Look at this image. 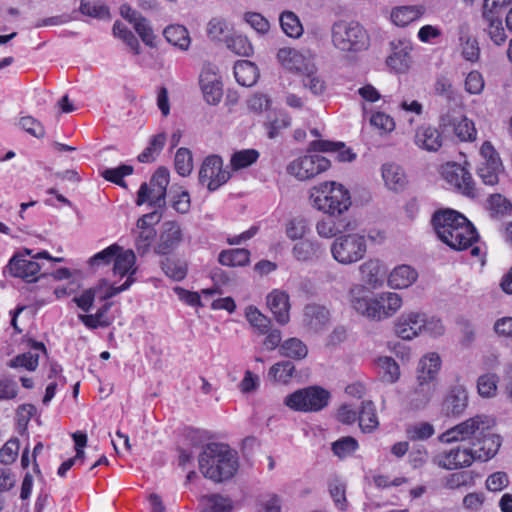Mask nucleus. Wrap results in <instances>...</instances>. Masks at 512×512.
<instances>
[{
	"instance_id": "2f4dec72",
	"label": "nucleus",
	"mask_w": 512,
	"mask_h": 512,
	"mask_svg": "<svg viewBox=\"0 0 512 512\" xmlns=\"http://www.w3.org/2000/svg\"><path fill=\"white\" fill-rule=\"evenodd\" d=\"M383 382L393 384L400 378V368L397 362L389 356H380L375 361Z\"/></svg>"
},
{
	"instance_id": "393cba45",
	"label": "nucleus",
	"mask_w": 512,
	"mask_h": 512,
	"mask_svg": "<svg viewBox=\"0 0 512 512\" xmlns=\"http://www.w3.org/2000/svg\"><path fill=\"white\" fill-rule=\"evenodd\" d=\"M277 58L282 66L290 71L303 73L312 66L303 54L298 50L289 47L279 49Z\"/></svg>"
},
{
	"instance_id": "c85d7f7f",
	"label": "nucleus",
	"mask_w": 512,
	"mask_h": 512,
	"mask_svg": "<svg viewBox=\"0 0 512 512\" xmlns=\"http://www.w3.org/2000/svg\"><path fill=\"white\" fill-rule=\"evenodd\" d=\"M136 261L135 254L132 250H123L117 252L115 254V258L113 259V272L114 275H119L121 277L129 274L128 279L133 282L131 276L135 273L136 269L134 268Z\"/></svg>"
},
{
	"instance_id": "338daca9",
	"label": "nucleus",
	"mask_w": 512,
	"mask_h": 512,
	"mask_svg": "<svg viewBox=\"0 0 512 512\" xmlns=\"http://www.w3.org/2000/svg\"><path fill=\"white\" fill-rule=\"evenodd\" d=\"M329 493L333 498L335 505L340 510H345L347 507L346 500V486L340 480H333L329 484Z\"/></svg>"
},
{
	"instance_id": "cd10ccee",
	"label": "nucleus",
	"mask_w": 512,
	"mask_h": 512,
	"mask_svg": "<svg viewBox=\"0 0 512 512\" xmlns=\"http://www.w3.org/2000/svg\"><path fill=\"white\" fill-rule=\"evenodd\" d=\"M418 278V273L409 265H400L392 270L388 277V285L393 289L411 286Z\"/></svg>"
},
{
	"instance_id": "9d476101",
	"label": "nucleus",
	"mask_w": 512,
	"mask_h": 512,
	"mask_svg": "<svg viewBox=\"0 0 512 512\" xmlns=\"http://www.w3.org/2000/svg\"><path fill=\"white\" fill-rule=\"evenodd\" d=\"M169 171L159 167L152 175L149 183H142L136 198V205L147 203L154 208H163L166 205V192L169 184Z\"/></svg>"
},
{
	"instance_id": "c03bdc74",
	"label": "nucleus",
	"mask_w": 512,
	"mask_h": 512,
	"mask_svg": "<svg viewBox=\"0 0 512 512\" xmlns=\"http://www.w3.org/2000/svg\"><path fill=\"white\" fill-rule=\"evenodd\" d=\"M163 272L175 281H181L187 274V265L184 261L174 258H165L162 263Z\"/></svg>"
},
{
	"instance_id": "5fc2aeb1",
	"label": "nucleus",
	"mask_w": 512,
	"mask_h": 512,
	"mask_svg": "<svg viewBox=\"0 0 512 512\" xmlns=\"http://www.w3.org/2000/svg\"><path fill=\"white\" fill-rule=\"evenodd\" d=\"M286 235L294 241L304 240L303 238L310 231L307 221L302 218H294L286 224Z\"/></svg>"
},
{
	"instance_id": "ddd939ff",
	"label": "nucleus",
	"mask_w": 512,
	"mask_h": 512,
	"mask_svg": "<svg viewBox=\"0 0 512 512\" xmlns=\"http://www.w3.org/2000/svg\"><path fill=\"white\" fill-rule=\"evenodd\" d=\"M482 162L477 168V174L486 185L494 186L499 181L502 169L501 159L490 142H484L480 149Z\"/></svg>"
},
{
	"instance_id": "20e7f679",
	"label": "nucleus",
	"mask_w": 512,
	"mask_h": 512,
	"mask_svg": "<svg viewBox=\"0 0 512 512\" xmlns=\"http://www.w3.org/2000/svg\"><path fill=\"white\" fill-rule=\"evenodd\" d=\"M351 305L362 316L381 321L392 317L401 308L403 302L399 294L382 292L371 297L363 286H355L350 291Z\"/></svg>"
},
{
	"instance_id": "680f3d73",
	"label": "nucleus",
	"mask_w": 512,
	"mask_h": 512,
	"mask_svg": "<svg viewBox=\"0 0 512 512\" xmlns=\"http://www.w3.org/2000/svg\"><path fill=\"white\" fill-rule=\"evenodd\" d=\"M39 355L34 354L32 352H26L20 355H17L13 359H11L8 363V366L11 368H25L29 371L36 370L38 366Z\"/></svg>"
},
{
	"instance_id": "69168bd1",
	"label": "nucleus",
	"mask_w": 512,
	"mask_h": 512,
	"mask_svg": "<svg viewBox=\"0 0 512 512\" xmlns=\"http://www.w3.org/2000/svg\"><path fill=\"white\" fill-rule=\"evenodd\" d=\"M473 474L470 471L452 473L446 479L445 486L449 489H459L473 484Z\"/></svg>"
},
{
	"instance_id": "4be33fe9",
	"label": "nucleus",
	"mask_w": 512,
	"mask_h": 512,
	"mask_svg": "<svg viewBox=\"0 0 512 512\" xmlns=\"http://www.w3.org/2000/svg\"><path fill=\"white\" fill-rule=\"evenodd\" d=\"M414 142L422 150L436 152L443 145V137L436 127L421 125L416 129Z\"/></svg>"
},
{
	"instance_id": "052dcab7",
	"label": "nucleus",
	"mask_w": 512,
	"mask_h": 512,
	"mask_svg": "<svg viewBox=\"0 0 512 512\" xmlns=\"http://www.w3.org/2000/svg\"><path fill=\"white\" fill-rule=\"evenodd\" d=\"M131 285V281L127 279L121 286L115 287L109 285L107 280L101 279L96 286L93 288H100L99 293L97 294L96 298H98L101 301L108 300L118 293L128 289Z\"/></svg>"
},
{
	"instance_id": "37998d69",
	"label": "nucleus",
	"mask_w": 512,
	"mask_h": 512,
	"mask_svg": "<svg viewBox=\"0 0 512 512\" xmlns=\"http://www.w3.org/2000/svg\"><path fill=\"white\" fill-rule=\"evenodd\" d=\"M487 22L486 32L490 40L496 45L501 46L507 40V34L503 27L502 20L499 17H483Z\"/></svg>"
},
{
	"instance_id": "58836bf2",
	"label": "nucleus",
	"mask_w": 512,
	"mask_h": 512,
	"mask_svg": "<svg viewBox=\"0 0 512 512\" xmlns=\"http://www.w3.org/2000/svg\"><path fill=\"white\" fill-rule=\"evenodd\" d=\"M245 316L249 324L259 335H265L269 332L271 320L262 314L256 307H247Z\"/></svg>"
},
{
	"instance_id": "a18cd8bd",
	"label": "nucleus",
	"mask_w": 512,
	"mask_h": 512,
	"mask_svg": "<svg viewBox=\"0 0 512 512\" xmlns=\"http://www.w3.org/2000/svg\"><path fill=\"white\" fill-rule=\"evenodd\" d=\"M499 377L494 373H486L479 376L477 390L481 397L492 398L497 393Z\"/></svg>"
},
{
	"instance_id": "4d7b16f0",
	"label": "nucleus",
	"mask_w": 512,
	"mask_h": 512,
	"mask_svg": "<svg viewBox=\"0 0 512 512\" xmlns=\"http://www.w3.org/2000/svg\"><path fill=\"white\" fill-rule=\"evenodd\" d=\"M227 47L237 55L248 57L253 53V47L246 36L234 35L227 39Z\"/></svg>"
},
{
	"instance_id": "6e6d98bb",
	"label": "nucleus",
	"mask_w": 512,
	"mask_h": 512,
	"mask_svg": "<svg viewBox=\"0 0 512 512\" xmlns=\"http://www.w3.org/2000/svg\"><path fill=\"white\" fill-rule=\"evenodd\" d=\"M119 251H121V247L117 244H113L91 257L88 263L92 268L109 265L113 262L115 254Z\"/></svg>"
},
{
	"instance_id": "7c9ffc66",
	"label": "nucleus",
	"mask_w": 512,
	"mask_h": 512,
	"mask_svg": "<svg viewBox=\"0 0 512 512\" xmlns=\"http://www.w3.org/2000/svg\"><path fill=\"white\" fill-rule=\"evenodd\" d=\"M234 76L240 85L250 87L257 81L258 68L248 60H241L234 65Z\"/></svg>"
},
{
	"instance_id": "aec40b11",
	"label": "nucleus",
	"mask_w": 512,
	"mask_h": 512,
	"mask_svg": "<svg viewBox=\"0 0 512 512\" xmlns=\"http://www.w3.org/2000/svg\"><path fill=\"white\" fill-rule=\"evenodd\" d=\"M12 276L21 278L27 282L37 280V274L40 272V265L34 259H26L23 254L14 255L8 264Z\"/></svg>"
},
{
	"instance_id": "8fccbe9b",
	"label": "nucleus",
	"mask_w": 512,
	"mask_h": 512,
	"mask_svg": "<svg viewBox=\"0 0 512 512\" xmlns=\"http://www.w3.org/2000/svg\"><path fill=\"white\" fill-rule=\"evenodd\" d=\"M350 229H353L350 222L340 228L338 225H336L334 220L329 218L322 219L316 224V231L318 235L323 238H332L335 237L338 233H342Z\"/></svg>"
},
{
	"instance_id": "13d9d810",
	"label": "nucleus",
	"mask_w": 512,
	"mask_h": 512,
	"mask_svg": "<svg viewBox=\"0 0 512 512\" xmlns=\"http://www.w3.org/2000/svg\"><path fill=\"white\" fill-rule=\"evenodd\" d=\"M291 124V118L286 113L280 112L275 116L274 119L269 120L265 123L267 135L270 139H273L279 135V133L288 128Z\"/></svg>"
},
{
	"instance_id": "4c0bfd02",
	"label": "nucleus",
	"mask_w": 512,
	"mask_h": 512,
	"mask_svg": "<svg viewBox=\"0 0 512 512\" xmlns=\"http://www.w3.org/2000/svg\"><path fill=\"white\" fill-rule=\"evenodd\" d=\"M295 371V365L284 360L272 365L268 372V378L274 382L286 384L290 381Z\"/></svg>"
},
{
	"instance_id": "f257e3e1",
	"label": "nucleus",
	"mask_w": 512,
	"mask_h": 512,
	"mask_svg": "<svg viewBox=\"0 0 512 512\" xmlns=\"http://www.w3.org/2000/svg\"><path fill=\"white\" fill-rule=\"evenodd\" d=\"M432 224L438 238L454 250H465L479 239L473 224L461 213L452 209L436 211Z\"/></svg>"
},
{
	"instance_id": "5701e85b",
	"label": "nucleus",
	"mask_w": 512,
	"mask_h": 512,
	"mask_svg": "<svg viewBox=\"0 0 512 512\" xmlns=\"http://www.w3.org/2000/svg\"><path fill=\"white\" fill-rule=\"evenodd\" d=\"M293 258L301 263H312L323 255L322 245L315 239H304L295 242L291 250Z\"/></svg>"
},
{
	"instance_id": "a878e982",
	"label": "nucleus",
	"mask_w": 512,
	"mask_h": 512,
	"mask_svg": "<svg viewBox=\"0 0 512 512\" xmlns=\"http://www.w3.org/2000/svg\"><path fill=\"white\" fill-rule=\"evenodd\" d=\"M468 403L466 389L461 386H454L450 389L444 402L443 409L447 415L458 416L464 412Z\"/></svg>"
},
{
	"instance_id": "f3484780",
	"label": "nucleus",
	"mask_w": 512,
	"mask_h": 512,
	"mask_svg": "<svg viewBox=\"0 0 512 512\" xmlns=\"http://www.w3.org/2000/svg\"><path fill=\"white\" fill-rule=\"evenodd\" d=\"M437 390V385L427 381L416 380L415 386L406 395V405L410 410L424 409Z\"/></svg>"
},
{
	"instance_id": "f8f14e48",
	"label": "nucleus",
	"mask_w": 512,
	"mask_h": 512,
	"mask_svg": "<svg viewBox=\"0 0 512 512\" xmlns=\"http://www.w3.org/2000/svg\"><path fill=\"white\" fill-rule=\"evenodd\" d=\"M231 177L228 170L223 169V160L218 155L206 157L199 171V181L206 185L209 191H215Z\"/></svg>"
},
{
	"instance_id": "774afa93",
	"label": "nucleus",
	"mask_w": 512,
	"mask_h": 512,
	"mask_svg": "<svg viewBox=\"0 0 512 512\" xmlns=\"http://www.w3.org/2000/svg\"><path fill=\"white\" fill-rule=\"evenodd\" d=\"M20 443L17 438L8 440L0 449V462L3 464H11L18 456Z\"/></svg>"
},
{
	"instance_id": "bb28decb",
	"label": "nucleus",
	"mask_w": 512,
	"mask_h": 512,
	"mask_svg": "<svg viewBox=\"0 0 512 512\" xmlns=\"http://www.w3.org/2000/svg\"><path fill=\"white\" fill-rule=\"evenodd\" d=\"M311 148L318 152L336 153V159L341 162H350L355 158V154L343 142L316 140L311 143Z\"/></svg>"
},
{
	"instance_id": "9b49d317",
	"label": "nucleus",
	"mask_w": 512,
	"mask_h": 512,
	"mask_svg": "<svg viewBox=\"0 0 512 512\" xmlns=\"http://www.w3.org/2000/svg\"><path fill=\"white\" fill-rule=\"evenodd\" d=\"M329 167V159L318 154H312L294 159L287 166V172L298 180L305 181L325 172Z\"/></svg>"
},
{
	"instance_id": "a19ab883",
	"label": "nucleus",
	"mask_w": 512,
	"mask_h": 512,
	"mask_svg": "<svg viewBox=\"0 0 512 512\" xmlns=\"http://www.w3.org/2000/svg\"><path fill=\"white\" fill-rule=\"evenodd\" d=\"M449 125L453 126V130L455 135L461 141H473L476 139V129L474 127V123L467 119L466 117L462 118H453L449 120Z\"/></svg>"
},
{
	"instance_id": "f704fd0d",
	"label": "nucleus",
	"mask_w": 512,
	"mask_h": 512,
	"mask_svg": "<svg viewBox=\"0 0 512 512\" xmlns=\"http://www.w3.org/2000/svg\"><path fill=\"white\" fill-rule=\"evenodd\" d=\"M279 354L286 358L302 360L308 355V347L301 339L292 337L280 345Z\"/></svg>"
},
{
	"instance_id": "72a5a7b5",
	"label": "nucleus",
	"mask_w": 512,
	"mask_h": 512,
	"mask_svg": "<svg viewBox=\"0 0 512 512\" xmlns=\"http://www.w3.org/2000/svg\"><path fill=\"white\" fill-rule=\"evenodd\" d=\"M424 13L422 6H401L391 12V19L397 26H407L420 18Z\"/></svg>"
},
{
	"instance_id": "6ab92c4d",
	"label": "nucleus",
	"mask_w": 512,
	"mask_h": 512,
	"mask_svg": "<svg viewBox=\"0 0 512 512\" xmlns=\"http://www.w3.org/2000/svg\"><path fill=\"white\" fill-rule=\"evenodd\" d=\"M182 230L175 221H166L162 225V231L155 251L158 254H168L182 242Z\"/></svg>"
},
{
	"instance_id": "0e129e2a",
	"label": "nucleus",
	"mask_w": 512,
	"mask_h": 512,
	"mask_svg": "<svg viewBox=\"0 0 512 512\" xmlns=\"http://www.w3.org/2000/svg\"><path fill=\"white\" fill-rule=\"evenodd\" d=\"M488 207L492 216L499 217L508 214L511 211V203L500 194H493L488 199Z\"/></svg>"
},
{
	"instance_id": "dca6fc26",
	"label": "nucleus",
	"mask_w": 512,
	"mask_h": 512,
	"mask_svg": "<svg viewBox=\"0 0 512 512\" xmlns=\"http://www.w3.org/2000/svg\"><path fill=\"white\" fill-rule=\"evenodd\" d=\"M391 53L386 59L387 66L396 73L407 72L412 64V43L403 38L390 42Z\"/></svg>"
},
{
	"instance_id": "0eeeda50",
	"label": "nucleus",
	"mask_w": 512,
	"mask_h": 512,
	"mask_svg": "<svg viewBox=\"0 0 512 512\" xmlns=\"http://www.w3.org/2000/svg\"><path fill=\"white\" fill-rule=\"evenodd\" d=\"M331 36L333 45L345 52L365 50L369 46L366 30L355 21L339 20L332 25Z\"/></svg>"
},
{
	"instance_id": "e2e57ef3",
	"label": "nucleus",
	"mask_w": 512,
	"mask_h": 512,
	"mask_svg": "<svg viewBox=\"0 0 512 512\" xmlns=\"http://www.w3.org/2000/svg\"><path fill=\"white\" fill-rule=\"evenodd\" d=\"M82 14L104 19L109 17V9L99 1L82 0L80 5Z\"/></svg>"
},
{
	"instance_id": "a211bd4d",
	"label": "nucleus",
	"mask_w": 512,
	"mask_h": 512,
	"mask_svg": "<svg viewBox=\"0 0 512 512\" xmlns=\"http://www.w3.org/2000/svg\"><path fill=\"white\" fill-rule=\"evenodd\" d=\"M425 327V315L412 312L404 314L398 319L395 324V333L403 340H411L418 336Z\"/></svg>"
},
{
	"instance_id": "b1692460",
	"label": "nucleus",
	"mask_w": 512,
	"mask_h": 512,
	"mask_svg": "<svg viewBox=\"0 0 512 512\" xmlns=\"http://www.w3.org/2000/svg\"><path fill=\"white\" fill-rule=\"evenodd\" d=\"M267 305L274 314L276 321L285 325L290 320L289 315V296L287 293L274 290L267 296Z\"/></svg>"
},
{
	"instance_id": "423d86ee",
	"label": "nucleus",
	"mask_w": 512,
	"mask_h": 512,
	"mask_svg": "<svg viewBox=\"0 0 512 512\" xmlns=\"http://www.w3.org/2000/svg\"><path fill=\"white\" fill-rule=\"evenodd\" d=\"M492 425L493 422L487 416L476 415L448 429L440 436V440L445 443H467L471 446V442H481L487 437H499L491 432Z\"/></svg>"
},
{
	"instance_id": "7ed1b4c3",
	"label": "nucleus",
	"mask_w": 512,
	"mask_h": 512,
	"mask_svg": "<svg viewBox=\"0 0 512 512\" xmlns=\"http://www.w3.org/2000/svg\"><path fill=\"white\" fill-rule=\"evenodd\" d=\"M501 446L500 437H487L481 442L460 443L435 457L438 466L453 470L470 466L474 461H487L494 457Z\"/></svg>"
},
{
	"instance_id": "1a4fd4ad",
	"label": "nucleus",
	"mask_w": 512,
	"mask_h": 512,
	"mask_svg": "<svg viewBox=\"0 0 512 512\" xmlns=\"http://www.w3.org/2000/svg\"><path fill=\"white\" fill-rule=\"evenodd\" d=\"M331 254L340 264L350 265L364 258L367 243L364 235L349 233L335 238L331 244Z\"/></svg>"
},
{
	"instance_id": "f03ea898",
	"label": "nucleus",
	"mask_w": 512,
	"mask_h": 512,
	"mask_svg": "<svg viewBox=\"0 0 512 512\" xmlns=\"http://www.w3.org/2000/svg\"><path fill=\"white\" fill-rule=\"evenodd\" d=\"M202 475L214 482H223L234 477L239 468L237 452L227 444L208 443L198 457Z\"/></svg>"
},
{
	"instance_id": "de8ad7c7",
	"label": "nucleus",
	"mask_w": 512,
	"mask_h": 512,
	"mask_svg": "<svg viewBox=\"0 0 512 512\" xmlns=\"http://www.w3.org/2000/svg\"><path fill=\"white\" fill-rule=\"evenodd\" d=\"M259 152L255 149H245L235 152L230 159L233 170H240L249 167L257 161Z\"/></svg>"
},
{
	"instance_id": "09e8293b",
	"label": "nucleus",
	"mask_w": 512,
	"mask_h": 512,
	"mask_svg": "<svg viewBox=\"0 0 512 512\" xmlns=\"http://www.w3.org/2000/svg\"><path fill=\"white\" fill-rule=\"evenodd\" d=\"M133 167L131 165H120L116 168H107L101 172V176L114 184H117L121 187H126V182L123 180L125 176L131 175L133 173Z\"/></svg>"
},
{
	"instance_id": "c9c22d12",
	"label": "nucleus",
	"mask_w": 512,
	"mask_h": 512,
	"mask_svg": "<svg viewBox=\"0 0 512 512\" xmlns=\"http://www.w3.org/2000/svg\"><path fill=\"white\" fill-rule=\"evenodd\" d=\"M359 272L363 281L373 288L381 286L383 282V273L379 261L370 259L359 267Z\"/></svg>"
},
{
	"instance_id": "49530a36",
	"label": "nucleus",
	"mask_w": 512,
	"mask_h": 512,
	"mask_svg": "<svg viewBox=\"0 0 512 512\" xmlns=\"http://www.w3.org/2000/svg\"><path fill=\"white\" fill-rule=\"evenodd\" d=\"M359 447L358 441L352 436L341 437L332 443L333 453L340 459L351 456Z\"/></svg>"
},
{
	"instance_id": "603ef678",
	"label": "nucleus",
	"mask_w": 512,
	"mask_h": 512,
	"mask_svg": "<svg viewBox=\"0 0 512 512\" xmlns=\"http://www.w3.org/2000/svg\"><path fill=\"white\" fill-rule=\"evenodd\" d=\"M203 504L207 512H231L232 510L231 500L218 494L205 496Z\"/></svg>"
},
{
	"instance_id": "ea45409f",
	"label": "nucleus",
	"mask_w": 512,
	"mask_h": 512,
	"mask_svg": "<svg viewBox=\"0 0 512 512\" xmlns=\"http://www.w3.org/2000/svg\"><path fill=\"white\" fill-rule=\"evenodd\" d=\"M250 252L247 249H231L222 251L218 260L225 266H245L249 263Z\"/></svg>"
},
{
	"instance_id": "c756f323",
	"label": "nucleus",
	"mask_w": 512,
	"mask_h": 512,
	"mask_svg": "<svg viewBox=\"0 0 512 512\" xmlns=\"http://www.w3.org/2000/svg\"><path fill=\"white\" fill-rule=\"evenodd\" d=\"M359 427L364 433H371L379 426L376 407L370 400L361 403L358 415Z\"/></svg>"
},
{
	"instance_id": "3c124183",
	"label": "nucleus",
	"mask_w": 512,
	"mask_h": 512,
	"mask_svg": "<svg viewBox=\"0 0 512 512\" xmlns=\"http://www.w3.org/2000/svg\"><path fill=\"white\" fill-rule=\"evenodd\" d=\"M175 169L181 176H188L193 169V157L189 149L181 147L175 155Z\"/></svg>"
},
{
	"instance_id": "864d4df0",
	"label": "nucleus",
	"mask_w": 512,
	"mask_h": 512,
	"mask_svg": "<svg viewBox=\"0 0 512 512\" xmlns=\"http://www.w3.org/2000/svg\"><path fill=\"white\" fill-rule=\"evenodd\" d=\"M302 83L313 94L319 95L325 90V82L316 74L315 67L312 65L303 73Z\"/></svg>"
},
{
	"instance_id": "39448f33",
	"label": "nucleus",
	"mask_w": 512,
	"mask_h": 512,
	"mask_svg": "<svg viewBox=\"0 0 512 512\" xmlns=\"http://www.w3.org/2000/svg\"><path fill=\"white\" fill-rule=\"evenodd\" d=\"M310 199L314 208L330 216L341 215L351 206L349 191L334 181L313 187Z\"/></svg>"
},
{
	"instance_id": "2eb2a0df",
	"label": "nucleus",
	"mask_w": 512,
	"mask_h": 512,
	"mask_svg": "<svg viewBox=\"0 0 512 512\" xmlns=\"http://www.w3.org/2000/svg\"><path fill=\"white\" fill-rule=\"evenodd\" d=\"M445 180L453 185L463 195L474 198L476 187L471 173L463 166L456 163H447L442 170Z\"/></svg>"
},
{
	"instance_id": "79ce46f5",
	"label": "nucleus",
	"mask_w": 512,
	"mask_h": 512,
	"mask_svg": "<svg viewBox=\"0 0 512 512\" xmlns=\"http://www.w3.org/2000/svg\"><path fill=\"white\" fill-rule=\"evenodd\" d=\"M280 25L283 32L291 38H299L303 34V27L297 15L291 11H284L280 15Z\"/></svg>"
},
{
	"instance_id": "473e14b6",
	"label": "nucleus",
	"mask_w": 512,
	"mask_h": 512,
	"mask_svg": "<svg viewBox=\"0 0 512 512\" xmlns=\"http://www.w3.org/2000/svg\"><path fill=\"white\" fill-rule=\"evenodd\" d=\"M163 35L170 44L183 51L187 50L190 46L189 32L183 25H169L164 29Z\"/></svg>"
},
{
	"instance_id": "6e6552de",
	"label": "nucleus",
	"mask_w": 512,
	"mask_h": 512,
	"mask_svg": "<svg viewBox=\"0 0 512 512\" xmlns=\"http://www.w3.org/2000/svg\"><path fill=\"white\" fill-rule=\"evenodd\" d=\"M330 398L328 390L320 386H309L287 395L284 404L294 411L318 412L328 405Z\"/></svg>"
},
{
	"instance_id": "bf43d9fd",
	"label": "nucleus",
	"mask_w": 512,
	"mask_h": 512,
	"mask_svg": "<svg viewBox=\"0 0 512 512\" xmlns=\"http://www.w3.org/2000/svg\"><path fill=\"white\" fill-rule=\"evenodd\" d=\"M406 434L412 441L426 440L434 434V427L428 422H420L409 425Z\"/></svg>"
},
{
	"instance_id": "412c9836",
	"label": "nucleus",
	"mask_w": 512,
	"mask_h": 512,
	"mask_svg": "<svg viewBox=\"0 0 512 512\" xmlns=\"http://www.w3.org/2000/svg\"><path fill=\"white\" fill-rule=\"evenodd\" d=\"M441 358L436 352L423 355L416 368V380L427 381L438 385L437 376L441 369Z\"/></svg>"
},
{
	"instance_id": "e433bc0d",
	"label": "nucleus",
	"mask_w": 512,
	"mask_h": 512,
	"mask_svg": "<svg viewBox=\"0 0 512 512\" xmlns=\"http://www.w3.org/2000/svg\"><path fill=\"white\" fill-rule=\"evenodd\" d=\"M382 177L385 184L392 190H399L406 183L405 174L402 168L396 164L383 165Z\"/></svg>"
},
{
	"instance_id": "4468645a",
	"label": "nucleus",
	"mask_w": 512,
	"mask_h": 512,
	"mask_svg": "<svg viewBox=\"0 0 512 512\" xmlns=\"http://www.w3.org/2000/svg\"><path fill=\"white\" fill-rule=\"evenodd\" d=\"M302 326L309 334H321L331 325V312L319 303H309L303 308Z\"/></svg>"
}]
</instances>
